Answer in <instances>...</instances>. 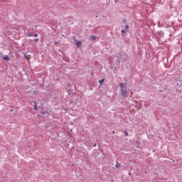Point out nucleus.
<instances>
[{"label":"nucleus","mask_w":182,"mask_h":182,"mask_svg":"<svg viewBox=\"0 0 182 182\" xmlns=\"http://www.w3.org/2000/svg\"><path fill=\"white\" fill-rule=\"evenodd\" d=\"M80 44H81V43L80 41H77L76 43V45H77V46H78V48L80 46Z\"/></svg>","instance_id":"nucleus-3"},{"label":"nucleus","mask_w":182,"mask_h":182,"mask_svg":"<svg viewBox=\"0 0 182 182\" xmlns=\"http://www.w3.org/2000/svg\"><path fill=\"white\" fill-rule=\"evenodd\" d=\"M3 59H4V60H9V57L5 56V57L3 58Z\"/></svg>","instance_id":"nucleus-2"},{"label":"nucleus","mask_w":182,"mask_h":182,"mask_svg":"<svg viewBox=\"0 0 182 182\" xmlns=\"http://www.w3.org/2000/svg\"><path fill=\"white\" fill-rule=\"evenodd\" d=\"M34 36L36 38V36H38V34H35Z\"/></svg>","instance_id":"nucleus-8"},{"label":"nucleus","mask_w":182,"mask_h":182,"mask_svg":"<svg viewBox=\"0 0 182 182\" xmlns=\"http://www.w3.org/2000/svg\"><path fill=\"white\" fill-rule=\"evenodd\" d=\"M126 33V31L124 30L122 31V33Z\"/></svg>","instance_id":"nucleus-6"},{"label":"nucleus","mask_w":182,"mask_h":182,"mask_svg":"<svg viewBox=\"0 0 182 182\" xmlns=\"http://www.w3.org/2000/svg\"><path fill=\"white\" fill-rule=\"evenodd\" d=\"M34 104H35V107H34V109H38V107H36V102H34Z\"/></svg>","instance_id":"nucleus-5"},{"label":"nucleus","mask_w":182,"mask_h":182,"mask_svg":"<svg viewBox=\"0 0 182 182\" xmlns=\"http://www.w3.org/2000/svg\"><path fill=\"white\" fill-rule=\"evenodd\" d=\"M127 29H129V26H126Z\"/></svg>","instance_id":"nucleus-7"},{"label":"nucleus","mask_w":182,"mask_h":182,"mask_svg":"<svg viewBox=\"0 0 182 182\" xmlns=\"http://www.w3.org/2000/svg\"><path fill=\"white\" fill-rule=\"evenodd\" d=\"M124 87H126V84H121L123 97H125L127 95V90H124Z\"/></svg>","instance_id":"nucleus-1"},{"label":"nucleus","mask_w":182,"mask_h":182,"mask_svg":"<svg viewBox=\"0 0 182 182\" xmlns=\"http://www.w3.org/2000/svg\"><path fill=\"white\" fill-rule=\"evenodd\" d=\"M103 82H105V80H104V79H103V80H100V81H99V83H101V85H102V83Z\"/></svg>","instance_id":"nucleus-4"}]
</instances>
